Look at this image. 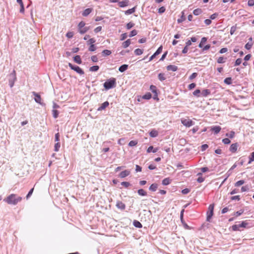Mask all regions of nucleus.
Listing matches in <instances>:
<instances>
[{
	"instance_id": "f257e3e1",
	"label": "nucleus",
	"mask_w": 254,
	"mask_h": 254,
	"mask_svg": "<svg viewBox=\"0 0 254 254\" xmlns=\"http://www.w3.org/2000/svg\"><path fill=\"white\" fill-rule=\"evenodd\" d=\"M22 200L21 196H17L15 194H11L6 198L3 199V201L8 204L16 205L19 202Z\"/></svg>"
},
{
	"instance_id": "f03ea898",
	"label": "nucleus",
	"mask_w": 254,
	"mask_h": 254,
	"mask_svg": "<svg viewBox=\"0 0 254 254\" xmlns=\"http://www.w3.org/2000/svg\"><path fill=\"white\" fill-rule=\"evenodd\" d=\"M116 79L115 78H111L107 80L104 83V87L106 90H109L116 86Z\"/></svg>"
},
{
	"instance_id": "7ed1b4c3",
	"label": "nucleus",
	"mask_w": 254,
	"mask_h": 254,
	"mask_svg": "<svg viewBox=\"0 0 254 254\" xmlns=\"http://www.w3.org/2000/svg\"><path fill=\"white\" fill-rule=\"evenodd\" d=\"M16 77L15 74V72L14 70L13 71L12 73H11L9 76V85L10 87L11 88L13 86L15 81L16 80Z\"/></svg>"
},
{
	"instance_id": "20e7f679",
	"label": "nucleus",
	"mask_w": 254,
	"mask_h": 254,
	"mask_svg": "<svg viewBox=\"0 0 254 254\" xmlns=\"http://www.w3.org/2000/svg\"><path fill=\"white\" fill-rule=\"evenodd\" d=\"M68 66L70 67L71 69L75 71L76 72L81 75L83 74L84 73L83 70L80 67L77 65H73L72 64L69 63Z\"/></svg>"
},
{
	"instance_id": "39448f33",
	"label": "nucleus",
	"mask_w": 254,
	"mask_h": 254,
	"mask_svg": "<svg viewBox=\"0 0 254 254\" xmlns=\"http://www.w3.org/2000/svg\"><path fill=\"white\" fill-rule=\"evenodd\" d=\"M214 204H212L209 206L208 211L207 213L206 220L209 221L213 214Z\"/></svg>"
},
{
	"instance_id": "423d86ee",
	"label": "nucleus",
	"mask_w": 254,
	"mask_h": 254,
	"mask_svg": "<svg viewBox=\"0 0 254 254\" xmlns=\"http://www.w3.org/2000/svg\"><path fill=\"white\" fill-rule=\"evenodd\" d=\"M182 123L187 127H190L193 125L192 121L189 119H183L181 120Z\"/></svg>"
},
{
	"instance_id": "0eeeda50",
	"label": "nucleus",
	"mask_w": 254,
	"mask_h": 254,
	"mask_svg": "<svg viewBox=\"0 0 254 254\" xmlns=\"http://www.w3.org/2000/svg\"><path fill=\"white\" fill-rule=\"evenodd\" d=\"M32 93H33V95L34 96V100H35V102L42 105V99L41 98L40 95L39 94L36 93L35 92H33Z\"/></svg>"
},
{
	"instance_id": "6e6552de",
	"label": "nucleus",
	"mask_w": 254,
	"mask_h": 254,
	"mask_svg": "<svg viewBox=\"0 0 254 254\" xmlns=\"http://www.w3.org/2000/svg\"><path fill=\"white\" fill-rule=\"evenodd\" d=\"M116 206L118 209H120L122 210H124L126 208V205L125 203L122 202L121 201H117Z\"/></svg>"
},
{
	"instance_id": "1a4fd4ad",
	"label": "nucleus",
	"mask_w": 254,
	"mask_h": 254,
	"mask_svg": "<svg viewBox=\"0 0 254 254\" xmlns=\"http://www.w3.org/2000/svg\"><path fill=\"white\" fill-rule=\"evenodd\" d=\"M238 145L237 143H233L231 145L230 147V151L232 153H235L236 152L238 148Z\"/></svg>"
},
{
	"instance_id": "9d476101",
	"label": "nucleus",
	"mask_w": 254,
	"mask_h": 254,
	"mask_svg": "<svg viewBox=\"0 0 254 254\" xmlns=\"http://www.w3.org/2000/svg\"><path fill=\"white\" fill-rule=\"evenodd\" d=\"M221 129V127L220 126H213L211 128V130L213 131L215 134L218 133Z\"/></svg>"
},
{
	"instance_id": "9b49d317",
	"label": "nucleus",
	"mask_w": 254,
	"mask_h": 254,
	"mask_svg": "<svg viewBox=\"0 0 254 254\" xmlns=\"http://www.w3.org/2000/svg\"><path fill=\"white\" fill-rule=\"evenodd\" d=\"M109 103L108 101H106L102 103L101 106L98 108V111H101L104 110L107 106H108Z\"/></svg>"
},
{
	"instance_id": "f8f14e48",
	"label": "nucleus",
	"mask_w": 254,
	"mask_h": 254,
	"mask_svg": "<svg viewBox=\"0 0 254 254\" xmlns=\"http://www.w3.org/2000/svg\"><path fill=\"white\" fill-rule=\"evenodd\" d=\"M130 172L128 170H125L122 171L120 174V177L122 178H124L129 175Z\"/></svg>"
},
{
	"instance_id": "ddd939ff",
	"label": "nucleus",
	"mask_w": 254,
	"mask_h": 254,
	"mask_svg": "<svg viewBox=\"0 0 254 254\" xmlns=\"http://www.w3.org/2000/svg\"><path fill=\"white\" fill-rule=\"evenodd\" d=\"M210 94V91L209 89H204L201 92V96L207 97Z\"/></svg>"
},
{
	"instance_id": "4468645a",
	"label": "nucleus",
	"mask_w": 254,
	"mask_h": 254,
	"mask_svg": "<svg viewBox=\"0 0 254 254\" xmlns=\"http://www.w3.org/2000/svg\"><path fill=\"white\" fill-rule=\"evenodd\" d=\"M92 11V9L90 8H88L86 9L83 11L82 12V15L83 16H88Z\"/></svg>"
},
{
	"instance_id": "2eb2a0df",
	"label": "nucleus",
	"mask_w": 254,
	"mask_h": 254,
	"mask_svg": "<svg viewBox=\"0 0 254 254\" xmlns=\"http://www.w3.org/2000/svg\"><path fill=\"white\" fill-rule=\"evenodd\" d=\"M149 135L152 137H155L158 136V132L157 130H155V129H152L149 132Z\"/></svg>"
},
{
	"instance_id": "dca6fc26",
	"label": "nucleus",
	"mask_w": 254,
	"mask_h": 254,
	"mask_svg": "<svg viewBox=\"0 0 254 254\" xmlns=\"http://www.w3.org/2000/svg\"><path fill=\"white\" fill-rule=\"evenodd\" d=\"M167 69L168 70H172L173 71H175L177 70L178 67L177 66L174 65H169L167 66Z\"/></svg>"
},
{
	"instance_id": "f3484780",
	"label": "nucleus",
	"mask_w": 254,
	"mask_h": 254,
	"mask_svg": "<svg viewBox=\"0 0 254 254\" xmlns=\"http://www.w3.org/2000/svg\"><path fill=\"white\" fill-rule=\"evenodd\" d=\"M127 68H128V65L125 64L121 65L119 67V70L121 72H123L125 71H126L127 69Z\"/></svg>"
},
{
	"instance_id": "a211bd4d",
	"label": "nucleus",
	"mask_w": 254,
	"mask_h": 254,
	"mask_svg": "<svg viewBox=\"0 0 254 254\" xmlns=\"http://www.w3.org/2000/svg\"><path fill=\"white\" fill-rule=\"evenodd\" d=\"M158 150V148H153V146H149V147L148 148V149H147V152L148 153H150V152H153V153H156V152H157Z\"/></svg>"
},
{
	"instance_id": "6ab92c4d",
	"label": "nucleus",
	"mask_w": 254,
	"mask_h": 254,
	"mask_svg": "<svg viewBox=\"0 0 254 254\" xmlns=\"http://www.w3.org/2000/svg\"><path fill=\"white\" fill-rule=\"evenodd\" d=\"M157 188L158 185L157 184H153L150 186L149 189L151 191H155L157 190Z\"/></svg>"
},
{
	"instance_id": "aec40b11",
	"label": "nucleus",
	"mask_w": 254,
	"mask_h": 254,
	"mask_svg": "<svg viewBox=\"0 0 254 254\" xmlns=\"http://www.w3.org/2000/svg\"><path fill=\"white\" fill-rule=\"evenodd\" d=\"M73 60H74V61L78 64H81L82 63L80 57L78 55L75 56L74 57Z\"/></svg>"
},
{
	"instance_id": "412c9836",
	"label": "nucleus",
	"mask_w": 254,
	"mask_h": 254,
	"mask_svg": "<svg viewBox=\"0 0 254 254\" xmlns=\"http://www.w3.org/2000/svg\"><path fill=\"white\" fill-rule=\"evenodd\" d=\"M130 44V40L129 39L127 40V41L124 42L122 44V46L124 48H126L128 47Z\"/></svg>"
},
{
	"instance_id": "4be33fe9",
	"label": "nucleus",
	"mask_w": 254,
	"mask_h": 254,
	"mask_svg": "<svg viewBox=\"0 0 254 254\" xmlns=\"http://www.w3.org/2000/svg\"><path fill=\"white\" fill-rule=\"evenodd\" d=\"M135 10V7H134L131 9H129L125 11V13L126 15H129V14H132L133 12H134Z\"/></svg>"
},
{
	"instance_id": "5701e85b",
	"label": "nucleus",
	"mask_w": 254,
	"mask_h": 254,
	"mask_svg": "<svg viewBox=\"0 0 254 254\" xmlns=\"http://www.w3.org/2000/svg\"><path fill=\"white\" fill-rule=\"evenodd\" d=\"M171 182V180L169 178H165L164 180H163L162 184L163 185L166 186L169 185Z\"/></svg>"
},
{
	"instance_id": "b1692460",
	"label": "nucleus",
	"mask_w": 254,
	"mask_h": 254,
	"mask_svg": "<svg viewBox=\"0 0 254 254\" xmlns=\"http://www.w3.org/2000/svg\"><path fill=\"white\" fill-rule=\"evenodd\" d=\"M133 225L136 228H142V227L141 223H140L139 221H138L137 220H134L133 221Z\"/></svg>"
},
{
	"instance_id": "393cba45",
	"label": "nucleus",
	"mask_w": 254,
	"mask_h": 254,
	"mask_svg": "<svg viewBox=\"0 0 254 254\" xmlns=\"http://www.w3.org/2000/svg\"><path fill=\"white\" fill-rule=\"evenodd\" d=\"M158 79L161 81L165 80L166 79L165 74L163 73H159L158 74Z\"/></svg>"
},
{
	"instance_id": "a878e982",
	"label": "nucleus",
	"mask_w": 254,
	"mask_h": 254,
	"mask_svg": "<svg viewBox=\"0 0 254 254\" xmlns=\"http://www.w3.org/2000/svg\"><path fill=\"white\" fill-rule=\"evenodd\" d=\"M202 12V11L201 9L200 8H197L193 10V13L195 15H198L200 14Z\"/></svg>"
},
{
	"instance_id": "bb28decb",
	"label": "nucleus",
	"mask_w": 254,
	"mask_h": 254,
	"mask_svg": "<svg viewBox=\"0 0 254 254\" xmlns=\"http://www.w3.org/2000/svg\"><path fill=\"white\" fill-rule=\"evenodd\" d=\"M119 5L121 7H124L128 5L127 2L125 1H119L118 3Z\"/></svg>"
},
{
	"instance_id": "cd10ccee",
	"label": "nucleus",
	"mask_w": 254,
	"mask_h": 254,
	"mask_svg": "<svg viewBox=\"0 0 254 254\" xmlns=\"http://www.w3.org/2000/svg\"><path fill=\"white\" fill-rule=\"evenodd\" d=\"M137 193L139 195L141 196H145L147 194L146 192L144 191L143 189H139L137 191Z\"/></svg>"
},
{
	"instance_id": "c85d7f7f",
	"label": "nucleus",
	"mask_w": 254,
	"mask_h": 254,
	"mask_svg": "<svg viewBox=\"0 0 254 254\" xmlns=\"http://www.w3.org/2000/svg\"><path fill=\"white\" fill-rule=\"evenodd\" d=\"M207 41V38L206 37H203L201 40V42L199 43L198 47L199 48H202L203 44H204Z\"/></svg>"
},
{
	"instance_id": "c756f323",
	"label": "nucleus",
	"mask_w": 254,
	"mask_h": 254,
	"mask_svg": "<svg viewBox=\"0 0 254 254\" xmlns=\"http://www.w3.org/2000/svg\"><path fill=\"white\" fill-rule=\"evenodd\" d=\"M193 95L196 97L201 96V91L199 89H196L193 92Z\"/></svg>"
},
{
	"instance_id": "7c9ffc66",
	"label": "nucleus",
	"mask_w": 254,
	"mask_h": 254,
	"mask_svg": "<svg viewBox=\"0 0 254 254\" xmlns=\"http://www.w3.org/2000/svg\"><path fill=\"white\" fill-rule=\"evenodd\" d=\"M89 29V28L88 27H84V28L81 29L78 31L80 34H83L86 33Z\"/></svg>"
},
{
	"instance_id": "2f4dec72",
	"label": "nucleus",
	"mask_w": 254,
	"mask_h": 254,
	"mask_svg": "<svg viewBox=\"0 0 254 254\" xmlns=\"http://www.w3.org/2000/svg\"><path fill=\"white\" fill-rule=\"evenodd\" d=\"M111 53V51L109 50H104L102 52L103 56H109Z\"/></svg>"
},
{
	"instance_id": "473e14b6",
	"label": "nucleus",
	"mask_w": 254,
	"mask_h": 254,
	"mask_svg": "<svg viewBox=\"0 0 254 254\" xmlns=\"http://www.w3.org/2000/svg\"><path fill=\"white\" fill-rule=\"evenodd\" d=\"M151 97V94L150 93H147L142 96V98L146 100L150 99Z\"/></svg>"
},
{
	"instance_id": "72a5a7b5",
	"label": "nucleus",
	"mask_w": 254,
	"mask_h": 254,
	"mask_svg": "<svg viewBox=\"0 0 254 254\" xmlns=\"http://www.w3.org/2000/svg\"><path fill=\"white\" fill-rule=\"evenodd\" d=\"M143 53V50L140 49H137L134 50V54L136 55H141Z\"/></svg>"
},
{
	"instance_id": "f704fd0d",
	"label": "nucleus",
	"mask_w": 254,
	"mask_h": 254,
	"mask_svg": "<svg viewBox=\"0 0 254 254\" xmlns=\"http://www.w3.org/2000/svg\"><path fill=\"white\" fill-rule=\"evenodd\" d=\"M224 83L230 85L232 83V79L231 77H227L224 79Z\"/></svg>"
},
{
	"instance_id": "c9c22d12",
	"label": "nucleus",
	"mask_w": 254,
	"mask_h": 254,
	"mask_svg": "<svg viewBox=\"0 0 254 254\" xmlns=\"http://www.w3.org/2000/svg\"><path fill=\"white\" fill-rule=\"evenodd\" d=\"M85 25V23L83 21H81L78 25V31H79L81 29L84 27Z\"/></svg>"
},
{
	"instance_id": "e433bc0d",
	"label": "nucleus",
	"mask_w": 254,
	"mask_h": 254,
	"mask_svg": "<svg viewBox=\"0 0 254 254\" xmlns=\"http://www.w3.org/2000/svg\"><path fill=\"white\" fill-rule=\"evenodd\" d=\"M99 67L98 65H94L90 68V71H97L99 69Z\"/></svg>"
},
{
	"instance_id": "4c0bfd02",
	"label": "nucleus",
	"mask_w": 254,
	"mask_h": 254,
	"mask_svg": "<svg viewBox=\"0 0 254 254\" xmlns=\"http://www.w3.org/2000/svg\"><path fill=\"white\" fill-rule=\"evenodd\" d=\"M150 89L153 93H154L155 95H157V90L155 86L151 85L150 87Z\"/></svg>"
},
{
	"instance_id": "58836bf2",
	"label": "nucleus",
	"mask_w": 254,
	"mask_h": 254,
	"mask_svg": "<svg viewBox=\"0 0 254 254\" xmlns=\"http://www.w3.org/2000/svg\"><path fill=\"white\" fill-rule=\"evenodd\" d=\"M254 161V152H252L249 157V161L248 164H251L252 162Z\"/></svg>"
},
{
	"instance_id": "ea45409f",
	"label": "nucleus",
	"mask_w": 254,
	"mask_h": 254,
	"mask_svg": "<svg viewBox=\"0 0 254 254\" xmlns=\"http://www.w3.org/2000/svg\"><path fill=\"white\" fill-rule=\"evenodd\" d=\"M244 183H245V181L244 180H240V181L237 182L235 184V187H239V186L243 185Z\"/></svg>"
},
{
	"instance_id": "a19ab883",
	"label": "nucleus",
	"mask_w": 254,
	"mask_h": 254,
	"mask_svg": "<svg viewBox=\"0 0 254 254\" xmlns=\"http://www.w3.org/2000/svg\"><path fill=\"white\" fill-rule=\"evenodd\" d=\"M137 144V141L136 140H131L129 143L128 145L130 147L134 146Z\"/></svg>"
},
{
	"instance_id": "79ce46f5",
	"label": "nucleus",
	"mask_w": 254,
	"mask_h": 254,
	"mask_svg": "<svg viewBox=\"0 0 254 254\" xmlns=\"http://www.w3.org/2000/svg\"><path fill=\"white\" fill-rule=\"evenodd\" d=\"M162 49H163V47L162 46H161L160 47H159L158 48V49L157 50V51L155 52V53H154L155 55L157 56L159 54H160L162 52Z\"/></svg>"
},
{
	"instance_id": "37998d69",
	"label": "nucleus",
	"mask_w": 254,
	"mask_h": 254,
	"mask_svg": "<svg viewBox=\"0 0 254 254\" xmlns=\"http://www.w3.org/2000/svg\"><path fill=\"white\" fill-rule=\"evenodd\" d=\"M61 145H60V143L59 142H57L55 144V148H54V150L56 152L58 151L59 150V148L60 147Z\"/></svg>"
},
{
	"instance_id": "c03bdc74",
	"label": "nucleus",
	"mask_w": 254,
	"mask_h": 254,
	"mask_svg": "<svg viewBox=\"0 0 254 254\" xmlns=\"http://www.w3.org/2000/svg\"><path fill=\"white\" fill-rule=\"evenodd\" d=\"M230 199L232 200H237L239 201L240 200V195L233 196L230 197Z\"/></svg>"
},
{
	"instance_id": "a18cd8bd",
	"label": "nucleus",
	"mask_w": 254,
	"mask_h": 254,
	"mask_svg": "<svg viewBox=\"0 0 254 254\" xmlns=\"http://www.w3.org/2000/svg\"><path fill=\"white\" fill-rule=\"evenodd\" d=\"M134 25V24L131 22H130L129 23H128L127 24V29H131L132 27H133Z\"/></svg>"
},
{
	"instance_id": "49530a36",
	"label": "nucleus",
	"mask_w": 254,
	"mask_h": 254,
	"mask_svg": "<svg viewBox=\"0 0 254 254\" xmlns=\"http://www.w3.org/2000/svg\"><path fill=\"white\" fill-rule=\"evenodd\" d=\"M121 185L126 188H127L130 186V184L127 182H123L121 183Z\"/></svg>"
},
{
	"instance_id": "de8ad7c7",
	"label": "nucleus",
	"mask_w": 254,
	"mask_h": 254,
	"mask_svg": "<svg viewBox=\"0 0 254 254\" xmlns=\"http://www.w3.org/2000/svg\"><path fill=\"white\" fill-rule=\"evenodd\" d=\"M33 190H34V188L31 189L30 191H29V192L28 193V194H27L26 197V199H28L32 195L33 192Z\"/></svg>"
},
{
	"instance_id": "09e8293b",
	"label": "nucleus",
	"mask_w": 254,
	"mask_h": 254,
	"mask_svg": "<svg viewBox=\"0 0 254 254\" xmlns=\"http://www.w3.org/2000/svg\"><path fill=\"white\" fill-rule=\"evenodd\" d=\"M137 34V31L136 30H133L130 32L129 36L130 37H132L134 36H135Z\"/></svg>"
},
{
	"instance_id": "8fccbe9b",
	"label": "nucleus",
	"mask_w": 254,
	"mask_h": 254,
	"mask_svg": "<svg viewBox=\"0 0 254 254\" xmlns=\"http://www.w3.org/2000/svg\"><path fill=\"white\" fill-rule=\"evenodd\" d=\"M240 228L239 224H236L232 226V230L234 231H238L239 230Z\"/></svg>"
},
{
	"instance_id": "3c124183",
	"label": "nucleus",
	"mask_w": 254,
	"mask_h": 254,
	"mask_svg": "<svg viewBox=\"0 0 254 254\" xmlns=\"http://www.w3.org/2000/svg\"><path fill=\"white\" fill-rule=\"evenodd\" d=\"M222 142L225 144H228L231 142V141L229 138H226L222 140Z\"/></svg>"
},
{
	"instance_id": "603ef678",
	"label": "nucleus",
	"mask_w": 254,
	"mask_h": 254,
	"mask_svg": "<svg viewBox=\"0 0 254 254\" xmlns=\"http://www.w3.org/2000/svg\"><path fill=\"white\" fill-rule=\"evenodd\" d=\"M96 42L95 39L94 38H91L88 40L87 41V44H90V45H92V44H94V43Z\"/></svg>"
},
{
	"instance_id": "864d4df0",
	"label": "nucleus",
	"mask_w": 254,
	"mask_h": 254,
	"mask_svg": "<svg viewBox=\"0 0 254 254\" xmlns=\"http://www.w3.org/2000/svg\"><path fill=\"white\" fill-rule=\"evenodd\" d=\"M225 62L224 59L222 57H219L217 60V63L219 64H222Z\"/></svg>"
},
{
	"instance_id": "5fc2aeb1",
	"label": "nucleus",
	"mask_w": 254,
	"mask_h": 254,
	"mask_svg": "<svg viewBox=\"0 0 254 254\" xmlns=\"http://www.w3.org/2000/svg\"><path fill=\"white\" fill-rule=\"evenodd\" d=\"M96 48L95 46V45L94 44H92V45L90 46L88 50L90 51L93 52V51H95L96 50Z\"/></svg>"
},
{
	"instance_id": "6e6d98bb",
	"label": "nucleus",
	"mask_w": 254,
	"mask_h": 254,
	"mask_svg": "<svg viewBox=\"0 0 254 254\" xmlns=\"http://www.w3.org/2000/svg\"><path fill=\"white\" fill-rule=\"evenodd\" d=\"M248 223L246 222V221H243L241 224H239L240 226V227H244L246 228L247 226L248 225Z\"/></svg>"
},
{
	"instance_id": "4d7b16f0",
	"label": "nucleus",
	"mask_w": 254,
	"mask_h": 254,
	"mask_svg": "<svg viewBox=\"0 0 254 254\" xmlns=\"http://www.w3.org/2000/svg\"><path fill=\"white\" fill-rule=\"evenodd\" d=\"M253 44L252 43L248 42L245 45V48L247 50H249L252 48Z\"/></svg>"
},
{
	"instance_id": "13d9d810",
	"label": "nucleus",
	"mask_w": 254,
	"mask_h": 254,
	"mask_svg": "<svg viewBox=\"0 0 254 254\" xmlns=\"http://www.w3.org/2000/svg\"><path fill=\"white\" fill-rule=\"evenodd\" d=\"M242 63V60L241 59H238L236 60L235 63V66H238L240 65Z\"/></svg>"
},
{
	"instance_id": "bf43d9fd",
	"label": "nucleus",
	"mask_w": 254,
	"mask_h": 254,
	"mask_svg": "<svg viewBox=\"0 0 254 254\" xmlns=\"http://www.w3.org/2000/svg\"><path fill=\"white\" fill-rule=\"evenodd\" d=\"M68 38H71L73 36V33L72 32H68L66 34Z\"/></svg>"
},
{
	"instance_id": "052dcab7",
	"label": "nucleus",
	"mask_w": 254,
	"mask_h": 254,
	"mask_svg": "<svg viewBox=\"0 0 254 254\" xmlns=\"http://www.w3.org/2000/svg\"><path fill=\"white\" fill-rule=\"evenodd\" d=\"M236 30V27L235 26H233L231 28V30H230L231 35H233L234 33V32H235Z\"/></svg>"
},
{
	"instance_id": "680f3d73",
	"label": "nucleus",
	"mask_w": 254,
	"mask_h": 254,
	"mask_svg": "<svg viewBox=\"0 0 254 254\" xmlns=\"http://www.w3.org/2000/svg\"><path fill=\"white\" fill-rule=\"evenodd\" d=\"M91 60L93 62H98V58H97V57L96 56H92L91 57Z\"/></svg>"
},
{
	"instance_id": "e2e57ef3",
	"label": "nucleus",
	"mask_w": 254,
	"mask_h": 254,
	"mask_svg": "<svg viewBox=\"0 0 254 254\" xmlns=\"http://www.w3.org/2000/svg\"><path fill=\"white\" fill-rule=\"evenodd\" d=\"M196 86V84L194 83H192L189 85V89L191 90Z\"/></svg>"
},
{
	"instance_id": "0e129e2a",
	"label": "nucleus",
	"mask_w": 254,
	"mask_h": 254,
	"mask_svg": "<svg viewBox=\"0 0 254 254\" xmlns=\"http://www.w3.org/2000/svg\"><path fill=\"white\" fill-rule=\"evenodd\" d=\"M165 11V8L164 6H162L158 9V12L160 13H162L164 12Z\"/></svg>"
},
{
	"instance_id": "69168bd1",
	"label": "nucleus",
	"mask_w": 254,
	"mask_h": 254,
	"mask_svg": "<svg viewBox=\"0 0 254 254\" xmlns=\"http://www.w3.org/2000/svg\"><path fill=\"white\" fill-rule=\"evenodd\" d=\"M197 75V73H193L189 77L190 79L192 80L193 78H195Z\"/></svg>"
},
{
	"instance_id": "338daca9",
	"label": "nucleus",
	"mask_w": 254,
	"mask_h": 254,
	"mask_svg": "<svg viewBox=\"0 0 254 254\" xmlns=\"http://www.w3.org/2000/svg\"><path fill=\"white\" fill-rule=\"evenodd\" d=\"M201 147V150L204 151L208 147V146L207 144H204L202 145Z\"/></svg>"
},
{
	"instance_id": "774afa93",
	"label": "nucleus",
	"mask_w": 254,
	"mask_h": 254,
	"mask_svg": "<svg viewBox=\"0 0 254 254\" xmlns=\"http://www.w3.org/2000/svg\"><path fill=\"white\" fill-rule=\"evenodd\" d=\"M248 4L251 6L254 5V0H249Z\"/></svg>"
}]
</instances>
